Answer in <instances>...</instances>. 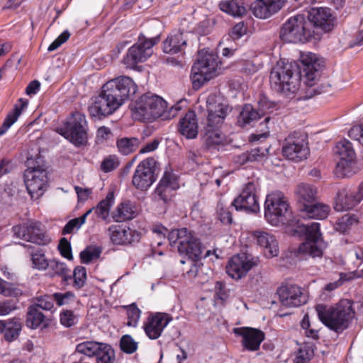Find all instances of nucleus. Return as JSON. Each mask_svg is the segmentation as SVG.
Wrapping results in <instances>:
<instances>
[{
  "label": "nucleus",
  "mask_w": 363,
  "mask_h": 363,
  "mask_svg": "<svg viewBox=\"0 0 363 363\" xmlns=\"http://www.w3.org/2000/svg\"><path fill=\"white\" fill-rule=\"evenodd\" d=\"M229 111L228 106L218 104L208 108L207 124L203 130V140L208 147L220 145L223 137L218 129Z\"/></svg>",
  "instance_id": "nucleus-8"
},
{
  "label": "nucleus",
  "mask_w": 363,
  "mask_h": 363,
  "mask_svg": "<svg viewBox=\"0 0 363 363\" xmlns=\"http://www.w3.org/2000/svg\"><path fill=\"white\" fill-rule=\"evenodd\" d=\"M38 303L34 306H38V308L43 309L45 311H51L54 308V294H46L40 296L37 298Z\"/></svg>",
  "instance_id": "nucleus-56"
},
{
  "label": "nucleus",
  "mask_w": 363,
  "mask_h": 363,
  "mask_svg": "<svg viewBox=\"0 0 363 363\" xmlns=\"http://www.w3.org/2000/svg\"><path fill=\"white\" fill-rule=\"evenodd\" d=\"M315 311L322 323L337 333L349 327L355 314L352 302L348 299H342L333 306L318 304Z\"/></svg>",
  "instance_id": "nucleus-3"
},
{
  "label": "nucleus",
  "mask_w": 363,
  "mask_h": 363,
  "mask_svg": "<svg viewBox=\"0 0 363 363\" xmlns=\"http://www.w3.org/2000/svg\"><path fill=\"white\" fill-rule=\"evenodd\" d=\"M254 235L257 244L264 249L267 258H272L279 255L278 242L273 235L263 231H255Z\"/></svg>",
  "instance_id": "nucleus-28"
},
{
  "label": "nucleus",
  "mask_w": 363,
  "mask_h": 363,
  "mask_svg": "<svg viewBox=\"0 0 363 363\" xmlns=\"http://www.w3.org/2000/svg\"><path fill=\"white\" fill-rule=\"evenodd\" d=\"M282 153L288 160L294 162L306 159L309 150L303 135L296 132L289 135L282 147Z\"/></svg>",
  "instance_id": "nucleus-14"
},
{
  "label": "nucleus",
  "mask_w": 363,
  "mask_h": 363,
  "mask_svg": "<svg viewBox=\"0 0 363 363\" xmlns=\"http://www.w3.org/2000/svg\"><path fill=\"white\" fill-rule=\"evenodd\" d=\"M198 121L196 113L189 110L179 123V132L187 139L196 138L198 135Z\"/></svg>",
  "instance_id": "nucleus-29"
},
{
  "label": "nucleus",
  "mask_w": 363,
  "mask_h": 363,
  "mask_svg": "<svg viewBox=\"0 0 363 363\" xmlns=\"http://www.w3.org/2000/svg\"><path fill=\"white\" fill-rule=\"evenodd\" d=\"M296 193L298 196L299 209L303 208L316 201V189L308 184H301L297 186Z\"/></svg>",
  "instance_id": "nucleus-34"
},
{
  "label": "nucleus",
  "mask_w": 363,
  "mask_h": 363,
  "mask_svg": "<svg viewBox=\"0 0 363 363\" xmlns=\"http://www.w3.org/2000/svg\"><path fill=\"white\" fill-rule=\"evenodd\" d=\"M88 125L86 117L80 112L72 113L59 128L57 133L75 147H81L87 143Z\"/></svg>",
  "instance_id": "nucleus-7"
},
{
  "label": "nucleus",
  "mask_w": 363,
  "mask_h": 363,
  "mask_svg": "<svg viewBox=\"0 0 363 363\" xmlns=\"http://www.w3.org/2000/svg\"><path fill=\"white\" fill-rule=\"evenodd\" d=\"M279 37L285 43H306L319 40V34L311 28L303 15H296L289 18L281 27Z\"/></svg>",
  "instance_id": "nucleus-4"
},
{
  "label": "nucleus",
  "mask_w": 363,
  "mask_h": 363,
  "mask_svg": "<svg viewBox=\"0 0 363 363\" xmlns=\"http://www.w3.org/2000/svg\"><path fill=\"white\" fill-rule=\"evenodd\" d=\"M160 31L154 36H150V33L147 35L140 33L138 42L128 49L123 57V63L127 68L135 69L138 63L146 61L152 55V48L160 42Z\"/></svg>",
  "instance_id": "nucleus-6"
},
{
  "label": "nucleus",
  "mask_w": 363,
  "mask_h": 363,
  "mask_svg": "<svg viewBox=\"0 0 363 363\" xmlns=\"http://www.w3.org/2000/svg\"><path fill=\"white\" fill-rule=\"evenodd\" d=\"M120 106L119 101L104 84L101 93L94 98L93 103L89 106V113L91 117L100 120L112 114Z\"/></svg>",
  "instance_id": "nucleus-13"
},
{
  "label": "nucleus",
  "mask_w": 363,
  "mask_h": 363,
  "mask_svg": "<svg viewBox=\"0 0 363 363\" xmlns=\"http://www.w3.org/2000/svg\"><path fill=\"white\" fill-rule=\"evenodd\" d=\"M260 118V113L257 109L251 104H245L238 117V124L242 128L253 125Z\"/></svg>",
  "instance_id": "nucleus-35"
},
{
  "label": "nucleus",
  "mask_w": 363,
  "mask_h": 363,
  "mask_svg": "<svg viewBox=\"0 0 363 363\" xmlns=\"http://www.w3.org/2000/svg\"><path fill=\"white\" fill-rule=\"evenodd\" d=\"M179 188L177 176L171 170H165L153 193V198L167 203Z\"/></svg>",
  "instance_id": "nucleus-19"
},
{
  "label": "nucleus",
  "mask_w": 363,
  "mask_h": 363,
  "mask_svg": "<svg viewBox=\"0 0 363 363\" xmlns=\"http://www.w3.org/2000/svg\"><path fill=\"white\" fill-rule=\"evenodd\" d=\"M247 28L243 22L235 24L232 28L230 36L233 40H238L246 34Z\"/></svg>",
  "instance_id": "nucleus-64"
},
{
  "label": "nucleus",
  "mask_w": 363,
  "mask_h": 363,
  "mask_svg": "<svg viewBox=\"0 0 363 363\" xmlns=\"http://www.w3.org/2000/svg\"><path fill=\"white\" fill-rule=\"evenodd\" d=\"M0 294L4 296L17 297L22 294L21 289L13 284L6 281L0 278Z\"/></svg>",
  "instance_id": "nucleus-52"
},
{
  "label": "nucleus",
  "mask_w": 363,
  "mask_h": 363,
  "mask_svg": "<svg viewBox=\"0 0 363 363\" xmlns=\"http://www.w3.org/2000/svg\"><path fill=\"white\" fill-rule=\"evenodd\" d=\"M236 211L247 213H257L259 210V204L257 195V185L252 182L244 184L242 191L231 203Z\"/></svg>",
  "instance_id": "nucleus-17"
},
{
  "label": "nucleus",
  "mask_w": 363,
  "mask_h": 363,
  "mask_svg": "<svg viewBox=\"0 0 363 363\" xmlns=\"http://www.w3.org/2000/svg\"><path fill=\"white\" fill-rule=\"evenodd\" d=\"M278 295L281 304L286 307H298L308 301V296L303 289L291 284L281 286L278 289Z\"/></svg>",
  "instance_id": "nucleus-23"
},
{
  "label": "nucleus",
  "mask_w": 363,
  "mask_h": 363,
  "mask_svg": "<svg viewBox=\"0 0 363 363\" xmlns=\"http://www.w3.org/2000/svg\"><path fill=\"white\" fill-rule=\"evenodd\" d=\"M54 300L57 306H68L72 309H77L79 301L72 291L54 293Z\"/></svg>",
  "instance_id": "nucleus-37"
},
{
  "label": "nucleus",
  "mask_w": 363,
  "mask_h": 363,
  "mask_svg": "<svg viewBox=\"0 0 363 363\" xmlns=\"http://www.w3.org/2000/svg\"><path fill=\"white\" fill-rule=\"evenodd\" d=\"M156 163L154 158L149 157L138 164L132 179L133 185L136 189L146 191L155 182Z\"/></svg>",
  "instance_id": "nucleus-15"
},
{
  "label": "nucleus",
  "mask_w": 363,
  "mask_h": 363,
  "mask_svg": "<svg viewBox=\"0 0 363 363\" xmlns=\"http://www.w3.org/2000/svg\"><path fill=\"white\" fill-rule=\"evenodd\" d=\"M233 332L242 337L241 344L243 348L251 352L258 350L265 337L262 330L253 328H235Z\"/></svg>",
  "instance_id": "nucleus-25"
},
{
  "label": "nucleus",
  "mask_w": 363,
  "mask_h": 363,
  "mask_svg": "<svg viewBox=\"0 0 363 363\" xmlns=\"http://www.w3.org/2000/svg\"><path fill=\"white\" fill-rule=\"evenodd\" d=\"M111 240L116 245L131 244L140 240V234L130 228L111 225L108 228Z\"/></svg>",
  "instance_id": "nucleus-26"
},
{
  "label": "nucleus",
  "mask_w": 363,
  "mask_h": 363,
  "mask_svg": "<svg viewBox=\"0 0 363 363\" xmlns=\"http://www.w3.org/2000/svg\"><path fill=\"white\" fill-rule=\"evenodd\" d=\"M52 272V276L56 275L62 277L64 281H67L71 279L69 274V270L65 263L60 262L57 259L50 260L49 266L48 267Z\"/></svg>",
  "instance_id": "nucleus-44"
},
{
  "label": "nucleus",
  "mask_w": 363,
  "mask_h": 363,
  "mask_svg": "<svg viewBox=\"0 0 363 363\" xmlns=\"http://www.w3.org/2000/svg\"><path fill=\"white\" fill-rule=\"evenodd\" d=\"M41 225L38 221L29 220L23 224L13 225L12 233L14 238L38 245H46L50 242L51 239L42 229Z\"/></svg>",
  "instance_id": "nucleus-11"
},
{
  "label": "nucleus",
  "mask_w": 363,
  "mask_h": 363,
  "mask_svg": "<svg viewBox=\"0 0 363 363\" xmlns=\"http://www.w3.org/2000/svg\"><path fill=\"white\" fill-rule=\"evenodd\" d=\"M30 257L34 268L38 270H45L49 266L50 261L46 259L45 252L41 249L32 252Z\"/></svg>",
  "instance_id": "nucleus-47"
},
{
  "label": "nucleus",
  "mask_w": 363,
  "mask_h": 363,
  "mask_svg": "<svg viewBox=\"0 0 363 363\" xmlns=\"http://www.w3.org/2000/svg\"><path fill=\"white\" fill-rule=\"evenodd\" d=\"M102 344L94 341H86L78 344L76 351L88 357H96L102 349Z\"/></svg>",
  "instance_id": "nucleus-40"
},
{
  "label": "nucleus",
  "mask_w": 363,
  "mask_h": 363,
  "mask_svg": "<svg viewBox=\"0 0 363 363\" xmlns=\"http://www.w3.org/2000/svg\"><path fill=\"white\" fill-rule=\"evenodd\" d=\"M115 203V195L113 190L109 191L106 194L105 199H102L95 206L91 208L96 216L106 223L112 220L111 216L110 217V210Z\"/></svg>",
  "instance_id": "nucleus-31"
},
{
  "label": "nucleus",
  "mask_w": 363,
  "mask_h": 363,
  "mask_svg": "<svg viewBox=\"0 0 363 363\" xmlns=\"http://www.w3.org/2000/svg\"><path fill=\"white\" fill-rule=\"evenodd\" d=\"M167 238L172 246L178 244L179 252L187 256L192 262H196L201 259L202 248L200 240L188 228L172 230L168 233Z\"/></svg>",
  "instance_id": "nucleus-5"
},
{
  "label": "nucleus",
  "mask_w": 363,
  "mask_h": 363,
  "mask_svg": "<svg viewBox=\"0 0 363 363\" xmlns=\"http://www.w3.org/2000/svg\"><path fill=\"white\" fill-rule=\"evenodd\" d=\"M186 46L187 39L184 33L179 30L173 31L164 40L162 50L167 54L183 55Z\"/></svg>",
  "instance_id": "nucleus-27"
},
{
  "label": "nucleus",
  "mask_w": 363,
  "mask_h": 363,
  "mask_svg": "<svg viewBox=\"0 0 363 363\" xmlns=\"http://www.w3.org/2000/svg\"><path fill=\"white\" fill-rule=\"evenodd\" d=\"M73 286L76 289H81L85 284L86 280V270L84 267L77 266L73 272Z\"/></svg>",
  "instance_id": "nucleus-51"
},
{
  "label": "nucleus",
  "mask_w": 363,
  "mask_h": 363,
  "mask_svg": "<svg viewBox=\"0 0 363 363\" xmlns=\"http://www.w3.org/2000/svg\"><path fill=\"white\" fill-rule=\"evenodd\" d=\"M334 152L340 158L336 165L337 172L342 177L347 176L351 172L352 163L356 156L352 143L346 139L340 140L334 147Z\"/></svg>",
  "instance_id": "nucleus-20"
},
{
  "label": "nucleus",
  "mask_w": 363,
  "mask_h": 363,
  "mask_svg": "<svg viewBox=\"0 0 363 363\" xmlns=\"http://www.w3.org/2000/svg\"><path fill=\"white\" fill-rule=\"evenodd\" d=\"M141 311L137 307L135 303H132L127 306V315L128 326L136 328L140 318Z\"/></svg>",
  "instance_id": "nucleus-50"
},
{
  "label": "nucleus",
  "mask_w": 363,
  "mask_h": 363,
  "mask_svg": "<svg viewBox=\"0 0 363 363\" xmlns=\"http://www.w3.org/2000/svg\"><path fill=\"white\" fill-rule=\"evenodd\" d=\"M363 200V181L357 187L345 186L340 189L335 197L334 208L337 211L352 209Z\"/></svg>",
  "instance_id": "nucleus-16"
},
{
  "label": "nucleus",
  "mask_w": 363,
  "mask_h": 363,
  "mask_svg": "<svg viewBox=\"0 0 363 363\" xmlns=\"http://www.w3.org/2000/svg\"><path fill=\"white\" fill-rule=\"evenodd\" d=\"M4 338L9 342L16 339L21 330V323L18 319H12L7 323L4 321Z\"/></svg>",
  "instance_id": "nucleus-41"
},
{
  "label": "nucleus",
  "mask_w": 363,
  "mask_h": 363,
  "mask_svg": "<svg viewBox=\"0 0 363 363\" xmlns=\"http://www.w3.org/2000/svg\"><path fill=\"white\" fill-rule=\"evenodd\" d=\"M255 265L252 258L245 253L232 257L226 266L227 274L234 279H240Z\"/></svg>",
  "instance_id": "nucleus-24"
},
{
  "label": "nucleus",
  "mask_w": 363,
  "mask_h": 363,
  "mask_svg": "<svg viewBox=\"0 0 363 363\" xmlns=\"http://www.w3.org/2000/svg\"><path fill=\"white\" fill-rule=\"evenodd\" d=\"M301 68L296 62H286L283 60L278 61L270 73L272 89L285 97L293 98L301 85V69L304 74L306 85L313 86L323 67V60L318 59L316 55L309 52L301 55Z\"/></svg>",
  "instance_id": "nucleus-2"
},
{
  "label": "nucleus",
  "mask_w": 363,
  "mask_h": 363,
  "mask_svg": "<svg viewBox=\"0 0 363 363\" xmlns=\"http://www.w3.org/2000/svg\"><path fill=\"white\" fill-rule=\"evenodd\" d=\"M138 145L139 140L136 138H123L117 141L118 149L124 155H128L134 152Z\"/></svg>",
  "instance_id": "nucleus-43"
},
{
  "label": "nucleus",
  "mask_w": 363,
  "mask_h": 363,
  "mask_svg": "<svg viewBox=\"0 0 363 363\" xmlns=\"http://www.w3.org/2000/svg\"><path fill=\"white\" fill-rule=\"evenodd\" d=\"M119 164L120 162L117 156L109 155L101 162V169L104 172L108 173L116 169Z\"/></svg>",
  "instance_id": "nucleus-55"
},
{
  "label": "nucleus",
  "mask_w": 363,
  "mask_h": 363,
  "mask_svg": "<svg viewBox=\"0 0 363 363\" xmlns=\"http://www.w3.org/2000/svg\"><path fill=\"white\" fill-rule=\"evenodd\" d=\"M172 319L171 315L166 313H150L143 326L145 335L150 340L158 339Z\"/></svg>",
  "instance_id": "nucleus-21"
},
{
  "label": "nucleus",
  "mask_w": 363,
  "mask_h": 363,
  "mask_svg": "<svg viewBox=\"0 0 363 363\" xmlns=\"http://www.w3.org/2000/svg\"><path fill=\"white\" fill-rule=\"evenodd\" d=\"M313 355V351L309 347H302L298 350L294 363H307Z\"/></svg>",
  "instance_id": "nucleus-57"
},
{
  "label": "nucleus",
  "mask_w": 363,
  "mask_h": 363,
  "mask_svg": "<svg viewBox=\"0 0 363 363\" xmlns=\"http://www.w3.org/2000/svg\"><path fill=\"white\" fill-rule=\"evenodd\" d=\"M218 56L214 53H206L193 65L191 79L193 87L199 89L207 81L212 79L219 67Z\"/></svg>",
  "instance_id": "nucleus-10"
},
{
  "label": "nucleus",
  "mask_w": 363,
  "mask_h": 363,
  "mask_svg": "<svg viewBox=\"0 0 363 363\" xmlns=\"http://www.w3.org/2000/svg\"><path fill=\"white\" fill-rule=\"evenodd\" d=\"M269 149L266 147H258L250 151L242 152L237 155L234 161L239 165H244L248 162H261L268 155Z\"/></svg>",
  "instance_id": "nucleus-33"
},
{
  "label": "nucleus",
  "mask_w": 363,
  "mask_h": 363,
  "mask_svg": "<svg viewBox=\"0 0 363 363\" xmlns=\"http://www.w3.org/2000/svg\"><path fill=\"white\" fill-rule=\"evenodd\" d=\"M221 11L233 16H241L246 12L245 7L238 0H227L219 4Z\"/></svg>",
  "instance_id": "nucleus-38"
},
{
  "label": "nucleus",
  "mask_w": 363,
  "mask_h": 363,
  "mask_svg": "<svg viewBox=\"0 0 363 363\" xmlns=\"http://www.w3.org/2000/svg\"><path fill=\"white\" fill-rule=\"evenodd\" d=\"M105 88L117 99L121 106L138 90L136 84L126 76H120L109 80L105 84Z\"/></svg>",
  "instance_id": "nucleus-18"
},
{
  "label": "nucleus",
  "mask_w": 363,
  "mask_h": 363,
  "mask_svg": "<svg viewBox=\"0 0 363 363\" xmlns=\"http://www.w3.org/2000/svg\"><path fill=\"white\" fill-rule=\"evenodd\" d=\"M252 13L257 18L267 19L275 14L264 0H256L250 6Z\"/></svg>",
  "instance_id": "nucleus-39"
},
{
  "label": "nucleus",
  "mask_w": 363,
  "mask_h": 363,
  "mask_svg": "<svg viewBox=\"0 0 363 363\" xmlns=\"http://www.w3.org/2000/svg\"><path fill=\"white\" fill-rule=\"evenodd\" d=\"M30 160L28 158V169L24 173V180L28 194L33 199H38L48 187L47 172L45 169L30 167Z\"/></svg>",
  "instance_id": "nucleus-12"
},
{
  "label": "nucleus",
  "mask_w": 363,
  "mask_h": 363,
  "mask_svg": "<svg viewBox=\"0 0 363 363\" xmlns=\"http://www.w3.org/2000/svg\"><path fill=\"white\" fill-rule=\"evenodd\" d=\"M230 206H227L223 201H219L216 207V213L218 218L223 224H231L233 222L232 212Z\"/></svg>",
  "instance_id": "nucleus-46"
},
{
  "label": "nucleus",
  "mask_w": 363,
  "mask_h": 363,
  "mask_svg": "<svg viewBox=\"0 0 363 363\" xmlns=\"http://www.w3.org/2000/svg\"><path fill=\"white\" fill-rule=\"evenodd\" d=\"M348 135L350 138L357 140L363 145V125L359 124L354 125L349 130Z\"/></svg>",
  "instance_id": "nucleus-63"
},
{
  "label": "nucleus",
  "mask_w": 363,
  "mask_h": 363,
  "mask_svg": "<svg viewBox=\"0 0 363 363\" xmlns=\"http://www.w3.org/2000/svg\"><path fill=\"white\" fill-rule=\"evenodd\" d=\"M166 107L167 102L162 97L147 92L135 101L132 111L139 120L152 122L161 116Z\"/></svg>",
  "instance_id": "nucleus-9"
},
{
  "label": "nucleus",
  "mask_w": 363,
  "mask_h": 363,
  "mask_svg": "<svg viewBox=\"0 0 363 363\" xmlns=\"http://www.w3.org/2000/svg\"><path fill=\"white\" fill-rule=\"evenodd\" d=\"M45 316L38 306H30L28 308L26 315V325L32 329H35L41 325H45Z\"/></svg>",
  "instance_id": "nucleus-36"
},
{
  "label": "nucleus",
  "mask_w": 363,
  "mask_h": 363,
  "mask_svg": "<svg viewBox=\"0 0 363 363\" xmlns=\"http://www.w3.org/2000/svg\"><path fill=\"white\" fill-rule=\"evenodd\" d=\"M275 104L274 102L270 101L266 96H263L258 101V109L257 111L260 113V116H264L265 114L271 111L274 108Z\"/></svg>",
  "instance_id": "nucleus-59"
},
{
  "label": "nucleus",
  "mask_w": 363,
  "mask_h": 363,
  "mask_svg": "<svg viewBox=\"0 0 363 363\" xmlns=\"http://www.w3.org/2000/svg\"><path fill=\"white\" fill-rule=\"evenodd\" d=\"M307 21L311 23V28L316 30L320 38V31L324 33L333 28V18L328 8H312L308 13Z\"/></svg>",
  "instance_id": "nucleus-22"
},
{
  "label": "nucleus",
  "mask_w": 363,
  "mask_h": 363,
  "mask_svg": "<svg viewBox=\"0 0 363 363\" xmlns=\"http://www.w3.org/2000/svg\"><path fill=\"white\" fill-rule=\"evenodd\" d=\"M17 308L16 302L11 299L0 301V315H7Z\"/></svg>",
  "instance_id": "nucleus-60"
},
{
  "label": "nucleus",
  "mask_w": 363,
  "mask_h": 363,
  "mask_svg": "<svg viewBox=\"0 0 363 363\" xmlns=\"http://www.w3.org/2000/svg\"><path fill=\"white\" fill-rule=\"evenodd\" d=\"M28 100L23 98H20L18 102L14 105L13 109L10 111L4 121L11 126L18 118L22 113V111L28 107Z\"/></svg>",
  "instance_id": "nucleus-42"
},
{
  "label": "nucleus",
  "mask_w": 363,
  "mask_h": 363,
  "mask_svg": "<svg viewBox=\"0 0 363 363\" xmlns=\"http://www.w3.org/2000/svg\"><path fill=\"white\" fill-rule=\"evenodd\" d=\"M115 352L111 346H105L96 356V363H113Z\"/></svg>",
  "instance_id": "nucleus-53"
},
{
  "label": "nucleus",
  "mask_w": 363,
  "mask_h": 363,
  "mask_svg": "<svg viewBox=\"0 0 363 363\" xmlns=\"http://www.w3.org/2000/svg\"><path fill=\"white\" fill-rule=\"evenodd\" d=\"M357 222L354 216L346 214L337 220L335 228L341 233H345Z\"/></svg>",
  "instance_id": "nucleus-54"
},
{
  "label": "nucleus",
  "mask_w": 363,
  "mask_h": 363,
  "mask_svg": "<svg viewBox=\"0 0 363 363\" xmlns=\"http://www.w3.org/2000/svg\"><path fill=\"white\" fill-rule=\"evenodd\" d=\"M58 250L63 257L69 260H72L73 259L71 244L65 238H62L60 239L58 245Z\"/></svg>",
  "instance_id": "nucleus-58"
},
{
  "label": "nucleus",
  "mask_w": 363,
  "mask_h": 363,
  "mask_svg": "<svg viewBox=\"0 0 363 363\" xmlns=\"http://www.w3.org/2000/svg\"><path fill=\"white\" fill-rule=\"evenodd\" d=\"M101 249L99 247L89 246L80 252L81 262L88 264L100 257Z\"/></svg>",
  "instance_id": "nucleus-45"
},
{
  "label": "nucleus",
  "mask_w": 363,
  "mask_h": 363,
  "mask_svg": "<svg viewBox=\"0 0 363 363\" xmlns=\"http://www.w3.org/2000/svg\"><path fill=\"white\" fill-rule=\"evenodd\" d=\"M136 215L135 206L130 201H125L119 203L111 212V218L114 222L121 223L132 220Z\"/></svg>",
  "instance_id": "nucleus-30"
},
{
  "label": "nucleus",
  "mask_w": 363,
  "mask_h": 363,
  "mask_svg": "<svg viewBox=\"0 0 363 363\" xmlns=\"http://www.w3.org/2000/svg\"><path fill=\"white\" fill-rule=\"evenodd\" d=\"M181 108L180 103L175 104L169 109H167L166 107L163 108L162 113L160 118L163 121L170 120L177 115Z\"/></svg>",
  "instance_id": "nucleus-61"
},
{
  "label": "nucleus",
  "mask_w": 363,
  "mask_h": 363,
  "mask_svg": "<svg viewBox=\"0 0 363 363\" xmlns=\"http://www.w3.org/2000/svg\"><path fill=\"white\" fill-rule=\"evenodd\" d=\"M264 218L272 225L295 226L294 233L303 234L305 242L300 245L298 252L310 257H321L326 244L322 239L320 223H300L296 221L286 198L280 193H272L267 195L264 203Z\"/></svg>",
  "instance_id": "nucleus-1"
},
{
  "label": "nucleus",
  "mask_w": 363,
  "mask_h": 363,
  "mask_svg": "<svg viewBox=\"0 0 363 363\" xmlns=\"http://www.w3.org/2000/svg\"><path fill=\"white\" fill-rule=\"evenodd\" d=\"M329 211V206L315 201L308 206L305 205L303 208H301L300 213L303 218L323 220L327 218Z\"/></svg>",
  "instance_id": "nucleus-32"
},
{
  "label": "nucleus",
  "mask_w": 363,
  "mask_h": 363,
  "mask_svg": "<svg viewBox=\"0 0 363 363\" xmlns=\"http://www.w3.org/2000/svg\"><path fill=\"white\" fill-rule=\"evenodd\" d=\"M60 320L63 326L71 328L78 323L79 318L78 315L74 313L72 309H65L61 311Z\"/></svg>",
  "instance_id": "nucleus-48"
},
{
  "label": "nucleus",
  "mask_w": 363,
  "mask_h": 363,
  "mask_svg": "<svg viewBox=\"0 0 363 363\" xmlns=\"http://www.w3.org/2000/svg\"><path fill=\"white\" fill-rule=\"evenodd\" d=\"M70 37L69 32L66 30H64L48 47L49 52L54 51L57 49L61 45L65 43Z\"/></svg>",
  "instance_id": "nucleus-62"
},
{
  "label": "nucleus",
  "mask_w": 363,
  "mask_h": 363,
  "mask_svg": "<svg viewBox=\"0 0 363 363\" xmlns=\"http://www.w3.org/2000/svg\"><path fill=\"white\" fill-rule=\"evenodd\" d=\"M121 350L126 354H133L138 349V342L130 335H124L120 340Z\"/></svg>",
  "instance_id": "nucleus-49"
}]
</instances>
